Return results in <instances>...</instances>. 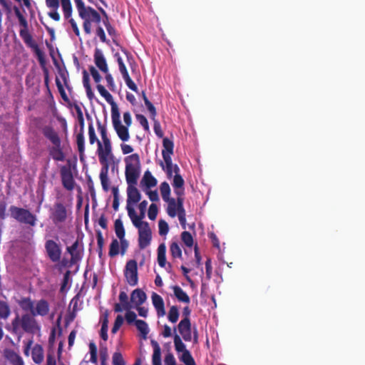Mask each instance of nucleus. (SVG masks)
Returning a JSON list of instances; mask_svg holds the SVG:
<instances>
[{
    "mask_svg": "<svg viewBox=\"0 0 365 365\" xmlns=\"http://www.w3.org/2000/svg\"><path fill=\"white\" fill-rule=\"evenodd\" d=\"M14 11L15 16L18 18L20 26L23 27V29H21L19 31V35L23 38V41L25 43V44L27 46L31 48L36 53L38 60V63H40V66L43 68L44 76V85L47 88V89L50 91L49 72L48 70L46 68V59L44 56V53L41 51L38 45L33 39L31 34L29 32L27 21L17 6H14Z\"/></svg>",
    "mask_w": 365,
    "mask_h": 365,
    "instance_id": "obj_1",
    "label": "nucleus"
},
{
    "mask_svg": "<svg viewBox=\"0 0 365 365\" xmlns=\"http://www.w3.org/2000/svg\"><path fill=\"white\" fill-rule=\"evenodd\" d=\"M41 133L48 140L52 146L48 147L49 156L54 161H64L66 160V154L63 151L61 138L55 128L47 124L40 128Z\"/></svg>",
    "mask_w": 365,
    "mask_h": 365,
    "instance_id": "obj_2",
    "label": "nucleus"
},
{
    "mask_svg": "<svg viewBox=\"0 0 365 365\" xmlns=\"http://www.w3.org/2000/svg\"><path fill=\"white\" fill-rule=\"evenodd\" d=\"M9 212L11 217L21 223L28 224L31 226L36 225V217L26 208L11 205L9 208Z\"/></svg>",
    "mask_w": 365,
    "mask_h": 365,
    "instance_id": "obj_3",
    "label": "nucleus"
},
{
    "mask_svg": "<svg viewBox=\"0 0 365 365\" xmlns=\"http://www.w3.org/2000/svg\"><path fill=\"white\" fill-rule=\"evenodd\" d=\"M111 119L113 128L117 133L120 140L123 142L128 141L130 138L128 128V127L123 125L118 107L113 106V108L111 109Z\"/></svg>",
    "mask_w": 365,
    "mask_h": 365,
    "instance_id": "obj_4",
    "label": "nucleus"
},
{
    "mask_svg": "<svg viewBox=\"0 0 365 365\" xmlns=\"http://www.w3.org/2000/svg\"><path fill=\"white\" fill-rule=\"evenodd\" d=\"M50 218L53 224L59 227V225L68 219V210L62 202H55L50 210Z\"/></svg>",
    "mask_w": 365,
    "mask_h": 365,
    "instance_id": "obj_5",
    "label": "nucleus"
},
{
    "mask_svg": "<svg viewBox=\"0 0 365 365\" xmlns=\"http://www.w3.org/2000/svg\"><path fill=\"white\" fill-rule=\"evenodd\" d=\"M46 255L48 259L56 263L61 260L62 256V250L61 245L54 242L53 240H47L44 245Z\"/></svg>",
    "mask_w": 365,
    "mask_h": 365,
    "instance_id": "obj_6",
    "label": "nucleus"
},
{
    "mask_svg": "<svg viewBox=\"0 0 365 365\" xmlns=\"http://www.w3.org/2000/svg\"><path fill=\"white\" fill-rule=\"evenodd\" d=\"M124 276L126 279L128 284L130 286H136L138 283V268L137 262L135 259H131L127 262Z\"/></svg>",
    "mask_w": 365,
    "mask_h": 365,
    "instance_id": "obj_7",
    "label": "nucleus"
},
{
    "mask_svg": "<svg viewBox=\"0 0 365 365\" xmlns=\"http://www.w3.org/2000/svg\"><path fill=\"white\" fill-rule=\"evenodd\" d=\"M97 155L103 166L109 165V159L113 158L110 142L103 144L98 142Z\"/></svg>",
    "mask_w": 365,
    "mask_h": 365,
    "instance_id": "obj_8",
    "label": "nucleus"
},
{
    "mask_svg": "<svg viewBox=\"0 0 365 365\" xmlns=\"http://www.w3.org/2000/svg\"><path fill=\"white\" fill-rule=\"evenodd\" d=\"M21 327L26 333L32 334L41 329L34 317L28 314L22 315L21 317Z\"/></svg>",
    "mask_w": 365,
    "mask_h": 365,
    "instance_id": "obj_9",
    "label": "nucleus"
},
{
    "mask_svg": "<svg viewBox=\"0 0 365 365\" xmlns=\"http://www.w3.org/2000/svg\"><path fill=\"white\" fill-rule=\"evenodd\" d=\"M61 182L65 189L71 191L75 187V180L69 165H62L60 168Z\"/></svg>",
    "mask_w": 365,
    "mask_h": 365,
    "instance_id": "obj_10",
    "label": "nucleus"
},
{
    "mask_svg": "<svg viewBox=\"0 0 365 365\" xmlns=\"http://www.w3.org/2000/svg\"><path fill=\"white\" fill-rule=\"evenodd\" d=\"M138 231V243L140 250H144L149 246L152 239V232L149 224H145L144 227Z\"/></svg>",
    "mask_w": 365,
    "mask_h": 365,
    "instance_id": "obj_11",
    "label": "nucleus"
},
{
    "mask_svg": "<svg viewBox=\"0 0 365 365\" xmlns=\"http://www.w3.org/2000/svg\"><path fill=\"white\" fill-rule=\"evenodd\" d=\"M178 330L185 341L192 339V324L190 319H182L178 324Z\"/></svg>",
    "mask_w": 365,
    "mask_h": 365,
    "instance_id": "obj_12",
    "label": "nucleus"
},
{
    "mask_svg": "<svg viewBox=\"0 0 365 365\" xmlns=\"http://www.w3.org/2000/svg\"><path fill=\"white\" fill-rule=\"evenodd\" d=\"M94 63L101 72L108 73L109 71V67H108V63L103 53L98 48H96L94 50Z\"/></svg>",
    "mask_w": 365,
    "mask_h": 365,
    "instance_id": "obj_13",
    "label": "nucleus"
},
{
    "mask_svg": "<svg viewBox=\"0 0 365 365\" xmlns=\"http://www.w3.org/2000/svg\"><path fill=\"white\" fill-rule=\"evenodd\" d=\"M151 300L153 307L156 309L157 315L158 317H162L165 314L163 298L160 294L153 292L151 295Z\"/></svg>",
    "mask_w": 365,
    "mask_h": 365,
    "instance_id": "obj_14",
    "label": "nucleus"
},
{
    "mask_svg": "<svg viewBox=\"0 0 365 365\" xmlns=\"http://www.w3.org/2000/svg\"><path fill=\"white\" fill-rule=\"evenodd\" d=\"M79 241L76 240L72 245L67 247V251L71 255L70 262L73 264L82 259V253L78 250Z\"/></svg>",
    "mask_w": 365,
    "mask_h": 365,
    "instance_id": "obj_15",
    "label": "nucleus"
},
{
    "mask_svg": "<svg viewBox=\"0 0 365 365\" xmlns=\"http://www.w3.org/2000/svg\"><path fill=\"white\" fill-rule=\"evenodd\" d=\"M4 356L11 365H25L21 356L12 349H5Z\"/></svg>",
    "mask_w": 365,
    "mask_h": 365,
    "instance_id": "obj_16",
    "label": "nucleus"
},
{
    "mask_svg": "<svg viewBox=\"0 0 365 365\" xmlns=\"http://www.w3.org/2000/svg\"><path fill=\"white\" fill-rule=\"evenodd\" d=\"M127 195V203L128 204H136L141 199V194L136 188V185H128Z\"/></svg>",
    "mask_w": 365,
    "mask_h": 365,
    "instance_id": "obj_17",
    "label": "nucleus"
},
{
    "mask_svg": "<svg viewBox=\"0 0 365 365\" xmlns=\"http://www.w3.org/2000/svg\"><path fill=\"white\" fill-rule=\"evenodd\" d=\"M140 168L133 167H125V176L128 185H137V180L140 175Z\"/></svg>",
    "mask_w": 365,
    "mask_h": 365,
    "instance_id": "obj_18",
    "label": "nucleus"
},
{
    "mask_svg": "<svg viewBox=\"0 0 365 365\" xmlns=\"http://www.w3.org/2000/svg\"><path fill=\"white\" fill-rule=\"evenodd\" d=\"M49 312V304L47 301L41 299L36 303V307H34L32 316H46Z\"/></svg>",
    "mask_w": 365,
    "mask_h": 365,
    "instance_id": "obj_19",
    "label": "nucleus"
},
{
    "mask_svg": "<svg viewBox=\"0 0 365 365\" xmlns=\"http://www.w3.org/2000/svg\"><path fill=\"white\" fill-rule=\"evenodd\" d=\"M119 300L120 303L115 304L114 306V311L116 313H120L123 309L128 310L131 308V305L128 302V294L125 292L121 291L120 292Z\"/></svg>",
    "mask_w": 365,
    "mask_h": 365,
    "instance_id": "obj_20",
    "label": "nucleus"
},
{
    "mask_svg": "<svg viewBox=\"0 0 365 365\" xmlns=\"http://www.w3.org/2000/svg\"><path fill=\"white\" fill-rule=\"evenodd\" d=\"M59 4V0H46V6L51 10V11L48 14V15L53 20L56 21H59L61 19L60 14L58 13Z\"/></svg>",
    "mask_w": 365,
    "mask_h": 365,
    "instance_id": "obj_21",
    "label": "nucleus"
},
{
    "mask_svg": "<svg viewBox=\"0 0 365 365\" xmlns=\"http://www.w3.org/2000/svg\"><path fill=\"white\" fill-rule=\"evenodd\" d=\"M81 19H88L94 23H99L101 20L100 14L91 6H86L83 16H80Z\"/></svg>",
    "mask_w": 365,
    "mask_h": 365,
    "instance_id": "obj_22",
    "label": "nucleus"
},
{
    "mask_svg": "<svg viewBox=\"0 0 365 365\" xmlns=\"http://www.w3.org/2000/svg\"><path fill=\"white\" fill-rule=\"evenodd\" d=\"M147 299L145 292L140 289L133 290L130 295V300L135 304V307L143 304Z\"/></svg>",
    "mask_w": 365,
    "mask_h": 365,
    "instance_id": "obj_23",
    "label": "nucleus"
},
{
    "mask_svg": "<svg viewBox=\"0 0 365 365\" xmlns=\"http://www.w3.org/2000/svg\"><path fill=\"white\" fill-rule=\"evenodd\" d=\"M165 202L168 203V207L166 208L167 214L171 217H176L178 208V195H177L176 200L174 198H169L168 200H165Z\"/></svg>",
    "mask_w": 365,
    "mask_h": 365,
    "instance_id": "obj_24",
    "label": "nucleus"
},
{
    "mask_svg": "<svg viewBox=\"0 0 365 365\" xmlns=\"http://www.w3.org/2000/svg\"><path fill=\"white\" fill-rule=\"evenodd\" d=\"M172 288L178 302L186 304L190 303V296L181 287L179 286H174Z\"/></svg>",
    "mask_w": 365,
    "mask_h": 365,
    "instance_id": "obj_25",
    "label": "nucleus"
},
{
    "mask_svg": "<svg viewBox=\"0 0 365 365\" xmlns=\"http://www.w3.org/2000/svg\"><path fill=\"white\" fill-rule=\"evenodd\" d=\"M180 168L178 165H175L174 166V173L175 175L174 176L173 185L175 190H181L183 192V185L185 181L182 177L179 174Z\"/></svg>",
    "mask_w": 365,
    "mask_h": 365,
    "instance_id": "obj_26",
    "label": "nucleus"
},
{
    "mask_svg": "<svg viewBox=\"0 0 365 365\" xmlns=\"http://www.w3.org/2000/svg\"><path fill=\"white\" fill-rule=\"evenodd\" d=\"M31 357L34 363L40 364L43 361V349L40 344H36L31 350Z\"/></svg>",
    "mask_w": 365,
    "mask_h": 365,
    "instance_id": "obj_27",
    "label": "nucleus"
},
{
    "mask_svg": "<svg viewBox=\"0 0 365 365\" xmlns=\"http://www.w3.org/2000/svg\"><path fill=\"white\" fill-rule=\"evenodd\" d=\"M108 171L109 165L103 166L99 176L102 187L106 192L109 190V178L108 177Z\"/></svg>",
    "mask_w": 365,
    "mask_h": 365,
    "instance_id": "obj_28",
    "label": "nucleus"
},
{
    "mask_svg": "<svg viewBox=\"0 0 365 365\" xmlns=\"http://www.w3.org/2000/svg\"><path fill=\"white\" fill-rule=\"evenodd\" d=\"M96 88L99 93L104 97L106 101L111 106V109L113 107H118L115 103L113 101V96L105 88V87L101 84L96 86Z\"/></svg>",
    "mask_w": 365,
    "mask_h": 365,
    "instance_id": "obj_29",
    "label": "nucleus"
},
{
    "mask_svg": "<svg viewBox=\"0 0 365 365\" xmlns=\"http://www.w3.org/2000/svg\"><path fill=\"white\" fill-rule=\"evenodd\" d=\"M141 183H143L147 188L150 189L157 185L158 180L149 171H146L141 180Z\"/></svg>",
    "mask_w": 365,
    "mask_h": 365,
    "instance_id": "obj_30",
    "label": "nucleus"
},
{
    "mask_svg": "<svg viewBox=\"0 0 365 365\" xmlns=\"http://www.w3.org/2000/svg\"><path fill=\"white\" fill-rule=\"evenodd\" d=\"M76 142L77 144L78 150L79 152L80 160L82 161L84 158V151H85L84 133L79 132L76 135Z\"/></svg>",
    "mask_w": 365,
    "mask_h": 365,
    "instance_id": "obj_31",
    "label": "nucleus"
},
{
    "mask_svg": "<svg viewBox=\"0 0 365 365\" xmlns=\"http://www.w3.org/2000/svg\"><path fill=\"white\" fill-rule=\"evenodd\" d=\"M135 327L140 333L141 336L143 339H146L149 334V327L148 323L143 320L138 319L135 321Z\"/></svg>",
    "mask_w": 365,
    "mask_h": 365,
    "instance_id": "obj_32",
    "label": "nucleus"
},
{
    "mask_svg": "<svg viewBox=\"0 0 365 365\" xmlns=\"http://www.w3.org/2000/svg\"><path fill=\"white\" fill-rule=\"evenodd\" d=\"M125 167L140 168V157L138 154H131L124 159Z\"/></svg>",
    "mask_w": 365,
    "mask_h": 365,
    "instance_id": "obj_33",
    "label": "nucleus"
},
{
    "mask_svg": "<svg viewBox=\"0 0 365 365\" xmlns=\"http://www.w3.org/2000/svg\"><path fill=\"white\" fill-rule=\"evenodd\" d=\"M165 252L166 247L165 244H160L158 248V262L161 267H165L167 263Z\"/></svg>",
    "mask_w": 365,
    "mask_h": 365,
    "instance_id": "obj_34",
    "label": "nucleus"
},
{
    "mask_svg": "<svg viewBox=\"0 0 365 365\" xmlns=\"http://www.w3.org/2000/svg\"><path fill=\"white\" fill-rule=\"evenodd\" d=\"M175 193L178 195V208L177 210L178 217H186L185 210L183 207L184 199L182 197V191L175 190Z\"/></svg>",
    "mask_w": 365,
    "mask_h": 365,
    "instance_id": "obj_35",
    "label": "nucleus"
},
{
    "mask_svg": "<svg viewBox=\"0 0 365 365\" xmlns=\"http://www.w3.org/2000/svg\"><path fill=\"white\" fill-rule=\"evenodd\" d=\"M19 306L25 311H29L30 314L32 315L34 303L29 298H21L19 302Z\"/></svg>",
    "mask_w": 365,
    "mask_h": 365,
    "instance_id": "obj_36",
    "label": "nucleus"
},
{
    "mask_svg": "<svg viewBox=\"0 0 365 365\" xmlns=\"http://www.w3.org/2000/svg\"><path fill=\"white\" fill-rule=\"evenodd\" d=\"M114 230L116 236L119 239H122L125 237V229L123 227V222L121 219H117L114 222Z\"/></svg>",
    "mask_w": 365,
    "mask_h": 365,
    "instance_id": "obj_37",
    "label": "nucleus"
},
{
    "mask_svg": "<svg viewBox=\"0 0 365 365\" xmlns=\"http://www.w3.org/2000/svg\"><path fill=\"white\" fill-rule=\"evenodd\" d=\"M11 315L9 304L4 301H0V319H6Z\"/></svg>",
    "mask_w": 365,
    "mask_h": 365,
    "instance_id": "obj_38",
    "label": "nucleus"
},
{
    "mask_svg": "<svg viewBox=\"0 0 365 365\" xmlns=\"http://www.w3.org/2000/svg\"><path fill=\"white\" fill-rule=\"evenodd\" d=\"M62 10L66 19L71 17L72 6L70 0H60Z\"/></svg>",
    "mask_w": 365,
    "mask_h": 365,
    "instance_id": "obj_39",
    "label": "nucleus"
},
{
    "mask_svg": "<svg viewBox=\"0 0 365 365\" xmlns=\"http://www.w3.org/2000/svg\"><path fill=\"white\" fill-rule=\"evenodd\" d=\"M120 252V244L117 239H113L109 246L108 256L114 257Z\"/></svg>",
    "mask_w": 365,
    "mask_h": 365,
    "instance_id": "obj_40",
    "label": "nucleus"
},
{
    "mask_svg": "<svg viewBox=\"0 0 365 365\" xmlns=\"http://www.w3.org/2000/svg\"><path fill=\"white\" fill-rule=\"evenodd\" d=\"M142 98L144 101V103H145L147 108L148 109V110L150 112L151 118L154 119L157 115L156 109H155V106L152 104V103L149 101V99L147 98V96H146L145 91H142Z\"/></svg>",
    "mask_w": 365,
    "mask_h": 365,
    "instance_id": "obj_41",
    "label": "nucleus"
},
{
    "mask_svg": "<svg viewBox=\"0 0 365 365\" xmlns=\"http://www.w3.org/2000/svg\"><path fill=\"white\" fill-rule=\"evenodd\" d=\"M170 252L173 258H182V250L178 242H173L170 244Z\"/></svg>",
    "mask_w": 365,
    "mask_h": 365,
    "instance_id": "obj_42",
    "label": "nucleus"
},
{
    "mask_svg": "<svg viewBox=\"0 0 365 365\" xmlns=\"http://www.w3.org/2000/svg\"><path fill=\"white\" fill-rule=\"evenodd\" d=\"M180 361L185 363L186 365H196L195 360L192 357V354L188 349L182 352Z\"/></svg>",
    "mask_w": 365,
    "mask_h": 365,
    "instance_id": "obj_43",
    "label": "nucleus"
},
{
    "mask_svg": "<svg viewBox=\"0 0 365 365\" xmlns=\"http://www.w3.org/2000/svg\"><path fill=\"white\" fill-rule=\"evenodd\" d=\"M160 192L162 195L163 200H168L170 195V187L166 181H164L160 187Z\"/></svg>",
    "mask_w": 365,
    "mask_h": 365,
    "instance_id": "obj_44",
    "label": "nucleus"
},
{
    "mask_svg": "<svg viewBox=\"0 0 365 365\" xmlns=\"http://www.w3.org/2000/svg\"><path fill=\"white\" fill-rule=\"evenodd\" d=\"M97 127H98V130L101 134L103 143H106L110 142L109 137L108 136V132H107L106 127L105 125H102V124L100 121H97Z\"/></svg>",
    "mask_w": 365,
    "mask_h": 365,
    "instance_id": "obj_45",
    "label": "nucleus"
},
{
    "mask_svg": "<svg viewBox=\"0 0 365 365\" xmlns=\"http://www.w3.org/2000/svg\"><path fill=\"white\" fill-rule=\"evenodd\" d=\"M179 317L178 309L176 306H172L168 312V319L172 323H175Z\"/></svg>",
    "mask_w": 365,
    "mask_h": 365,
    "instance_id": "obj_46",
    "label": "nucleus"
},
{
    "mask_svg": "<svg viewBox=\"0 0 365 365\" xmlns=\"http://www.w3.org/2000/svg\"><path fill=\"white\" fill-rule=\"evenodd\" d=\"M181 240L182 242L188 247H192L193 245V238L192 234L187 231H184L181 233Z\"/></svg>",
    "mask_w": 365,
    "mask_h": 365,
    "instance_id": "obj_47",
    "label": "nucleus"
},
{
    "mask_svg": "<svg viewBox=\"0 0 365 365\" xmlns=\"http://www.w3.org/2000/svg\"><path fill=\"white\" fill-rule=\"evenodd\" d=\"M174 344L175 347V351L177 352H183L185 350H187L186 349L185 345L182 343V341L180 336L178 334L174 336Z\"/></svg>",
    "mask_w": 365,
    "mask_h": 365,
    "instance_id": "obj_48",
    "label": "nucleus"
},
{
    "mask_svg": "<svg viewBox=\"0 0 365 365\" xmlns=\"http://www.w3.org/2000/svg\"><path fill=\"white\" fill-rule=\"evenodd\" d=\"M163 152L173 153L174 143L168 138H163Z\"/></svg>",
    "mask_w": 365,
    "mask_h": 365,
    "instance_id": "obj_49",
    "label": "nucleus"
},
{
    "mask_svg": "<svg viewBox=\"0 0 365 365\" xmlns=\"http://www.w3.org/2000/svg\"><path fill=\"white\" fill-rule=\"evenodd\" d=\"M56 85L58 92L61 94L62 99L66 102H68L69 99L68 98L67 93H66V91L58 78H56Z\"/></svg>",
    "mask_w": 365,
    "mask_h": 365,
    "instance_id": "obj_50",
    "label": "nucleus"
},
{
    "mask_svg": "<svg viewBox=\"0 0 365 365\" xmlns=\"http://www.w3.org/2000/svg\"><path fill=\"white\" fill-rule=\"evenodd\" d=\"M88 135H89V142L91 145L95 144V143L100 142L95 133V128L93 127V124L91 122L88 125Z\"/></svg>",
    "mask_w": 365,
    "mask_h": 365,
    "instance_id": "obj_51",
    "label": "nucleus"
},
{
    "mask_svg": "<svg viewBox=\"0 0 365 365\" xmlns=\"http://www.w3.org/2000/svg\"><path fill=\"white\" fill-rule=\"evenodd\" d=\"M113 365H125L123 356L120 351H115L112 356Z\"/></svg>",
    "mask_w": 365,
    "mask_h": 365,
    "instance_id": "obj_52",
    "label": "nucleus"
},
{
    "mask_svg": "<svg viewBox=\"0 0 365 365\" xmlns=\"http://www.w3.org/2000/svg\"><path fill=\"white\" fill-rule=\"evenodd\" d=\"M115 56L117 58V62L119 66V70L121 74L123 75V77L127 76L128 74V72L126 69L125 63H123V59L120 56L119 53H116Z\"/></svg>",
    "mask_w": 365,
    "mask_h": 365,
    "instance_id": "obj_53",
    "label": "nucleus"
},
{
    "mask_svg": "<svg viewBox=\"0 0 365 365\" xmlns=\"http://www.w3.org/2000/svg\"><path fill=\"white\" fill-rule=\"evenodd\" d=\"M143 219V217H141V216L136 215L135 217H133L131 220L133 225L135 226V228L138 229V230H139L140 229L144 227L145 224H149L146 221H143L142 220Z\"/></svg>",
    "mask_w": 365,
    "mask_h": 365,
    "instance_id": "obj_54",
    "label": "nucleus"
},
{
    "mask_svg": "<svg viewBox=\"0 0 365 365\" xmlns=\"http://www.w3.org/2000/svg\"><path fill=\"white\" fill-rule=\"evenodd\" d=\"M100 335H101V337L105 341H106V340H108V318L107 317L105 318V319L103 320V322L102 323Z\"/></svg>",
    "mask_w": 365,
    "mask_h": 365,
    "instance_id": "obj_55",
    "label": "nucleus"
},
{
    "mask_svg": "<svg viewBox=\"0 0 365 365\" xmlns=\"http://www.w3.org/2000/svg\"><path fill=\"white\" fill-rule=\"evenodd\" d=\"M153 365H162L161 351L155 349L152 355Z\"/></svg>",
    "mask_w": 365,
    "mask_h": 365,
    "instance_id": "obj_56",
    "label": "nucleus"
},
{
    "mask_svg": "<svg viewBox=\"0 0 365 365\" xmlns=\"http://www.w3.org/2000/svg\"><path fill=\"white\" fill-rule=\"evenodd\" d=\"M76 113H77L78 120L79 122V125H80V131L79 132L84 133V119H83V113H82V109L79 106H76Z\"/></svg>",
    "mask_w": 365,
    "mask_h": 365,
    "instance_id": "obj_57",
    "label": "nucleus"
},
{
    "mask_svg": "<svg viewBox=\"0 0 365 365\" xmlns=\"http://www.w3.org/2000/svg\"><path fill=\"white\" fill-rule=\"evenodd\" d=\"M158 208L157 205L152 203L150 205V207H148V217L151 220H154L156 219L158 215Z\"/></svg>",
    "mask_w": 365,
    "mask_h": 365,
    "instance_id": "obj_58",
    "label": "nucleus"
},
{
    "mask_svg": "<svg viewBox=\"0 0 365 365\" xmlns=\"http://www.w3.org/2000/svg\"><path fill=\"white\" fill-rule=\"evenodd\" d=\"M123 78L124 79L126 86L130 90L135 91V93H138V88H137L135 83L133 82V79L129 76V74H128L127 76H123Z\"/></svg>",
    "mask_w": 365,
    "mask_h": 365,
    "instance_id": "obj_59",
    "label": "nucleus"
},
{
    "mask_svg": "<svg viewBox=\"0 0 365 365\" xmlns=\"http://www.w3.org/2000/svg\"><path fill=\"white\" fill-rule=\"evenodd\" d=\"M123 78L124 79L126 86L130 90L135 91V93H138V88H137L135 83L133 82V79L129 76V74H128L127 76H123Z\"/></svg>",
    "mask_w": 365,
    "mask_h": 365,
    "instance_id": "obj_60",
    "label": "nucleus"
},
{
    "mask_svg": "<svg viewBox=\"0 0 365 365\" xmlns=\"http://www.w3.org/2000/svg\"><path fill=\"white\" fill-rule=\"evenodd\" d=\"M89 349L91 353V361L92 363H97V348L95 345L94 342H91L89 344Z\"/></svg>",
    "mask_w": 365,
    "mask_h": 365,
    "instance_id": "obj_61",
    "label": "nucleus"
},
{
    "mask_svg": "<svg viewBox=\"0 0 365 365\" xmlns=\"http://www.w3.org/2000/svg\"><path fill=\"white\" fill-rule=\"evenodd\" d=\"M159 234L160 235H165L169 231L168 224L163 220H159L158 222Z\"/></svg>",
    "mask_w": 365,
    "mask_h": 365,
    "instance_id": "obj_62",
    "label": "nucleus"
},
{
    "mask_svg": "<svg viewBox=\"0 0 365 365\" xmlns=\"http://www.w3.org/2000/svg\"><path fill=\"white\" fill-rule=\"evenodd\" d=\"M106 74V79L107 81V87L111 91H115V85L114 83V80L110 73H109V71L107 73H104Z\"/></svg>",
    "mask_w": 365,
    "mask_h": 365,
    "instance_id": "obj_63",
    "label": "nucleus"
},
{
    "mask_svg": "<svg viewBox=\"0 0 365 365\" xmlns=\"http://www.w3.org/2000/svg\"><path fill=\"white\" fill-rule=\"evenodd\" d=\"M89 71L97 85L100 83L101 76L94 66H89Z\"/></svg>",
    "mask_w": 365,
    "mask_h": 365,
    "instance_id": "obj_64",
    "label": "nucleus"
}]
</instances>
